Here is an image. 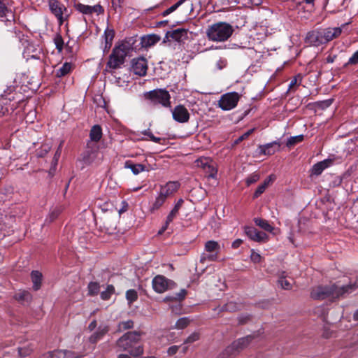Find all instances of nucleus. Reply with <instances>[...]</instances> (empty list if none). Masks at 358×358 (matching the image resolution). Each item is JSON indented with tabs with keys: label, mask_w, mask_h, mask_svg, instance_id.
<instances>
[{
	"label": "nucleus",
	"mask_w": 358,
	"mask_h": 358,
	"mask_svg": "<svg viewBox=\"0 0 358 358\" xmlns=\"http://www.w3.org/2000/svg\"><path fill=\"white\" fill-rule=\"evenodd\" d=\"M357 289L356 284H350L341 287L336 283L319 285L313 287L310 292V297L314 300L329 299L334 301L340 298H343Z\"/></svg>",
	"instance_id": "obj_1"
},
{
	"label": "nucleus",
	"mask_w": 358,
	"mask_h": 358,
	"mask_svg": "<svg viewBox=\"0 0 358 358\" xmlns=\"http://www.w3.org/2000/svg\"><path fill=\"white\" fill-rule=\"evenodd\" d=\"M143 334V332L138 331H128L117 340L116 346L120 350L127 352L134 357H140L144 352L141 343Z\"/></svg>",
	"instance_id": "obj_2"
},
{
	"label": "nucleus",
	"mask_w": 358,
	"mask_h": 358,
	"mask_svg": "<svg viewBox=\"0 0 358 358\" xmlns=\"http://www.w3.org/2000/svg\"><path fill=\"white\" fill-rule=\"evenodd\" d=\"M342 33L340 27L317 28L308 31L305 38L306 43L318 47L338 38Z\"/></svg>",
	"instance_id": "obj_3"
},
{
	"label": "nucleus",
	"mask_w": 358,
	"mask_h": 358,
	"mask_svg": "<svg viewBox=\"0 0 358 358\" xmlns=\"http://www.w3.org/2000/svg\"><path fill=\"white\" fill-rule=\"evenodd\" d=\"M234 31V29L230 24L220 22L210 26L206 31V35L210 41L224 42L231 37Z\"/></svg>",
	"instance_id": "obj_4"
},
{
	"label": "nucleus",
	"mask_w": 358,
	"mask_h": 358,
	"mask_svg": "<svg viewBox=\"0 0 358 358\" xmlns=\"http://www.w3.org/2000/svg\"><path fill=\"white\" fill-rule=\"evenodd\" d=\"M255 338V335L252 334L234 341L223 350L220 356L221 358H230L236 356L246 348Z\"/></svg>",
	"instance_id": "obj_5"
},
{
	"label": "nucleus",
	"mask_w": 358,
	"mask_h": 358,
	"mask_svg": "<svg viewBox=\"0 0 358 358\" xmlns=\"http://www.w3.org/2000/svg\"><path fill=\"white\" fill-rule=\"evenodd\" d=\"M144 97L153 106L161 105L164 108L171 107V95L165 89L157 88L147 92L144 94Z\"/></svg>",
	"instance_id": "obj_6"
},
{
	"label": "nucleus",
	"mask_w": 358,
	"mask_h": 358,
	"mask_svg": "<svg viewBox=\"0 0 358 358\" xmlns=\"http://www.w3.org/2000/svg\"><path fill=\"white\" fill-rule=\"evenodd\" d=\"M127 56L126 53L117 45H115L109 56L106 65L112 69H119L124 63Z\"/></svg>",
	"instance_id": "obj_7"
},
{
	"label": "nucleus",
	"mask_w": 358,
	"mask_h": 358,
	"mask_svg": "<svg viewBox=\"0 0 358 358\" xmlns=\"http://www.w3.org/2000/svg\"><path fill=\"white\" fill-rule=\"evenodd\" d=\"M241 98L238 92H228L221 96L218 101V106L224 110H229L234 108Z\"/></svg>",
	"instance_id": "obj_8"
},
{
	"label": "nucleus",
	"mask_w": 358,
	"mask_h": 358,
	"mask_svg": "<svg viewBox=\"0 0 358 358\" xmlns=\"http://www.w3.org/2000/svg\"><path fill=\"white\" fill-rule=\"evenodd\" d=\"M152 285L157 293H164L166 290L172 289L176 283L164 275H157L152 279Z\"/></svg>",
	"instance_id": "obj_9"
},
{
	"label": "nucleus",
	"mask_w": 358,
	"mask_h": 358,
	"mask_svg": "<svg viewBox=\"0 0 358 358\" xmlns=\"http://www.w3.org/2000/svg\"><path fill=\"white\" fill-rule=\"evenodd\" d=\"M140 36L136 35L126 38L117 46L128 56L131 51L136 52L142 48L143 45L140 44Z\"/></svg>",
	"instance_id": "obj_10"
},
{
	"label": "nucleus",
	"mask_w": 358,
	"mask_h": 358,
	"mask_svg": "<svg viewBox=\"0 0 358 358\" xmlns=\"http://www.w3.org/2000/svg\"><path fill=\"white\" fill-rule=\"evenodd\" d=\"M205 250L210 254H202L200 259L201 262L203 263L206 260L214 262L218 257L217 255L220 250V245L217 241H208L205 243Z\"/></svg>",
	"instance_id": "obj_11"
},
{
	"label": "nucleus",
	"mask_w": 358,
	"mask_h": 358,
	"mask_svg": "<svg viewBox=\"0 0 358 358\" xmlns=\"http://www.w3.org/2000/svg\"><path fill=\"white\" fill-rule=\"evenodd\" d=\"M99 148L91 141L87 142L86 150L80 155V161L85 165H90L96 158Z\"/></svg>",
	"instance_id": "obj_12"
},
{
	"label": "nucleus",
	"mask_w": 358,
	"mask_h": 358,
	"mask_svg": "<svg viewBox=\"0 0 358 358\" xmlns=\"http://www.w3.org/2000/svg\"><path fill=\"white\" fill-rule=\"evenodd\" d=\"M73 8L78 12L85 15H91L93 13L100 15L104 13V8L100 4H96L92 6L85 5L78 1H75L73 3Z\"/></svg>",
	"instance_id": "obj_13"
},
{
	"label": "nucleus",
	"mask_w": 358,
	"mask_h": 358,
	"mask_svg": "<svg viewBox=\"0 0 358 358\" xmlns=\"http://www.w3.org/2000/svg\"><path fill=\"white\" fill-rule=\"evenodd\" d=\"M131 71L141 77L145 76L148 71V61L143 57L134 58L131 62Z\"/></svg>",
	"instance_id": "obj_14"
},
{
	"label": "nucleus",
	"mask_w": 358,
	"mask_h": 358,
	"mask_svg": "<svg viewBox=\"0 0 358 358\" xmlns=\"http://www.w3.org/2000/svg\"><path fill=\"white\" fill-rule=\"evenodd\" d=\"M245 233L250 239L258 243H266L268 236L263 231H259L254 227H245Z\"/></svg>",
	"instance_id": "obj_15"
},
{
	"label": "nucleus",
	"mask_w": 358,
	"mask_h": 358,
	"mask_svg": "<svg viewBox=\"0 0 358 358\" xmlns=\"http://www.w3.org/2000/svg\"><path fill=\"white\" fill-rule=\"evenodd\" d=\"M173 118L179 123L187 122L190 115L187 109L183 105L176 106L172 111Z\"/></svg>",
	"instance_id": "obj_16"
},
{
	"label": "nucleus",
	"mask_w": 358,
	"mask_h": 358,
	"mask_svg": "<svg viewBox=\"0 0 358 358\" xmlns=\"http://www.w3.org/2000/svg\"><path fill=\"white\" fill-rule=\"evenodd\" d=\"M188 30L183 28H179L173 31H169L166 34V38L169 39L171 38L172 40L177 42H182L187 38Z\"/></svg>",
	"instance_id": "obj_17"
},
{
	"label": "nucleus",
	"mask_w": 358,
	"mask_h": 358,
	"mask_svg": "<svg viewBox=\"0 0 358 358\" xmlns=\"http://www.w3.org/2000/svg\"><path fill=\"white\" fill-rule=\"evenodd\" d=\"M333 163V159H327L315 164L310 169V176H320L324 169L331 166Z\"/></svg>",
	"instance_id": "obj_18"
},
{
	"label": "nucleus",
	"mask_w": 358,
	"mask_h": 358,
	"mask_svg": "<svg viewBox=\"0 0 358 358\" xmlns=\"http://www.w3.org/2000/svg\"><path fill=\"white\" fill-rule=\"evenodd\" d=\"M180 185L178 181H169L165 185L161 186L159 193L168 198L177 192Z\"/></svg>",
	"instance_id": "obj_19"
},
{
	"label": "nucleus",
	"mask_w": 358,
	"mask_h": 358,
	"mask_svg": "<svg viewBox=\"0 0 358 358\" xmlns=\"http://www.w3.org/2000/svg\"><path fill=\"white\" fill-rule=\"evenodd\" d=\"M49 8L55 16L64 15L69 12L67 8L58 0H49Z\"/></svg>",
	"instance_id": "obj_20"
},
{
	"label": "nucleus",
	"mask_w": 358,
	"mask_h": 358,
	"mask_svg": "<svg viewBox=\"0 0 358 358\" xmlns=\"http://www.w3.org/2000/svg\"><path fill=\"white\" fill-rule=\"evenodd\" d=\"M109 327L108 325L99 326L97 331L89 338V341L92 344H96L99 341L103 338V337L109 331Z\"/></svg>",
	"instance_id": "obj_21"
},
{
	"label": "nucleus",
	"mask_w": 358,
	"mask_h": 358,
	"mask_svg": "<svg viewBox=\"0 0 358 358\" xmlns=\"http://www.w3.org/2000/svg\"><path fill=\"white\" fill-rule=\"evenodd\" d=\"M280 147V143L278 141H273L271 143L260 145L261 153L264 155H272L275 153Z\"/></svg>",
	"instance_id": "obj_22"
},
{
	"label": "nucleus",
	"mask_w": 358,
	"mask_h": 358,
	"mask_svg": "<svg viewBox=\"0 0 358 358\" xmlns=\"http://www.w3.org/2000/svg\"><path fill=\"white\" fill-rule=\"evenodd\" d=\"M140 44L143 45L142 48L151 47L158 43L161 39L160 36L156 34L140 36Z\"/></svg>",
	"instance_id": "obj_23"
},
{
	"label": "nucleus",
	"mask_w": 358,
	"mask_h": 358,
	"mask_svg": "<svg viewBox=\"0 0 358 358\" xmlns=\"http://www.w3.org/2000/svg\"><path fill=\"white\" fill-rule=\"evenodd\" d=\"M102 135L101 127L99 124H95L90 131V140L88 141H91L92 143L96 145V143L101 139Z\"/></svg>",
	"instance_id": "obj_24"
},
{
	"label": "nucleus",
	"mask_w": 358,
	"mask_h": 358,
	"mask_svg": "<svg viewBox=\"0 0 358 358\" xmlns=\"http://www.w3.org/2000/svg\"><path fill=\"white\" fill-rule=\"evenodd\" d=\"M124 168L131 169L134 175H138V173L143 171H148V169H146L145 165L141 164H134L131 160H127L125 162Z\"/></svg>",
	"instance_id": "obj_25"
},
{
	"label": "nucleus",
	"mask_w": 358,
	"mask_h": 358,
	"mask_svg": "<svg viewBox=\"0 0 358 358\" xmlns=\"http://www.w3.org/2000/svg\"><path fill=\"white\" fill-rule=\"evenodd\" d=\"M14 99V96L10 97L8 99L6 98H2L1 100H0V118L8 115L9 113L10 110L13 112L15 109L16 106H12L10 108H9L8 105V101H10Z\"/></svg>",
	"instance_id": "obj_26"
},
{
	"label": "nucleus",
	"mask_w": 358,
	"mask_h": 358,
	"mask_svg": "<svg viewBox=\"0 0 358 358\" xmlns=\"http://www.w3.org/2000/svg\"><path fill=\"white\" fill-rule=\"evenodd\" d=\"M240 309V306L238 303L234 302V301H229L224 304L222 306H218L216 308H215V310L218 311V313L222 312H230L234 313Z\"/></svg>",
	"instance_id": "obj_27"
},
{
	"label": "nucleus",
	"mask_w": 358,
	"mask_h": 358,
	"mask_svg": "<svg viewBox=\"0 0 358 358\" xmlns=\"http://www.w3.org/2000/svg\"><path fill=\"white\" fill-rule=\"evenodd\" d=\"M167 198L159 193V195L156 197L150 208V211L154 213L158 210L165 203Z\"/></svg>",
	"instance_id": "obj_28"
},
{
	"label": "nucleus",
	"mask_w": 358,
	"mask_h": 358,
	"mask_svg": "<svg viewBox=\"0 0 358 358\" xmlns=\"http://www.w3.org/2000/svg\"><path fill=\"white\" fill-rule=\"evenodd\" d=\"M187 290L185 289H182L178 293H176L171 296H166L164 299V301L169 302V301H182L185 299L187 295Z\"/></svg>",
	"instance_id": "obj_29"
},
{
	"label": "nucleus",
	"mask_w": 358,
	"mask_h": 358,
	"mask_svg": "<svg viewBox=\"0 0 358 358\" xmlns=\"http://www.w3.org/2000/svg\"><path fill=\"white\" fill-rule=\"evenodd\" d=\"M73 70V66L69 62H65L62 66L57 69L55 72V76L57 78L64 77L68 74H69Z\"/></svg>",
	"instance_id": "obj_30"
},
{
	"label": "nucleus",
	"mask_w": 358,
	"mask_h": 358,
	"mask_svg": "<svg viewBox=\"0 0 358 358\" xmlns=\"http://www.w3.org/2000/svg\"><path fill=\"white\" fill-rule=\"evenodd\" d=\"M31 278L33 282V289L38 290L41 286L42 273L38 271H33L31 273Z\"/></svg>",
	"instance_id": "obj_31"
},
{
	"label": "nucleus",
	"mask_w": 358,
	"mask_h": 358,
	"mask_svg": "<svg viewBox=\"0 0 358 358\" xmlns=\"http://www.w3.org/2000/svg\"><path fill=\"white\" fill-rule=\"evenodd\" d=\"M184 203V200L182 199H178V201L175 204L173 208L169 213L168 216V222H172L178 215L179 210L181 208L182 204Z\"/></svg>",
	"instance_id": "obj_32"
},
{
	"label": "nucleus",
	"mask_w": 358,
	"mask_h": 358,
	"mask_svg": "<svg viewBox=\"0 0 358 358\" xmlns=\"http://www.w3.org/2000/svg\"><path fill=\"white\" fill-rule=\"evenodd\" d=\"M62 210H63V208L61 206H57L52 208L50 210V213L48 214L47 218L45 219V222L50 223V222H52L53 221H55L58 217V216L61 214Z\"/></svg>",
	"instance_id": "obj_33"
},
{
	"label": "nucleus",
	"mask_w": 358,
	"mask_h": 358,
	"mask_svg": "<svg viewBox=\"0 0 358 358\" xmlns=\"http://www.w3.org/2000/svg\"><path fill=\"white\" fill-rule=\"evenodd\" d=\"M2 22H3L5 26L8 28V29H14V26L15 25V15L10 10L8 15L4 16L3 18L0 19Z\"/></svg>",
	"instance_id": "obj_34"
},
{
	"label": "nucleus",
	"mask_w": 358,
	"mask_h": 358,
	"mask_svg": "<svg viewBox=\"0 0 358 358\" xmlns=\"http://www.w3.org/2000/svg\"><path fill=\"white\" fill-rule=\"evenodd\" d=\"M14 299L21 303L29 302L31 300V294L28 291H20L14 295Z\"/></svg>",
	"instance_id": "obj_35"
},
{
	"label": "nucleus",
	"mask_w": 358,
	"mask_h": 358,
	"mask_svg": "<svg viewBox=\"0 0 358 358\" xmlns=\"http://www.w3.org/2000/svg\"><path fill=\"white\" fill-rule=\"evenodd\" d=\"M182 4H186L187 8L189 9L190 11L193 10V4L190 0H180L168 8L169 14L174 12L177 8H178Z\"/></svg>",
	"instance_id": "obj_36"
},
{
	"label": "nucleus",
	"mask_w": 358,
	"mask_h": 358,
	"mask_svg": "<svg viewBox=\"0 0 358 358\" xmlns=\"http://www.w3.org/2000/svg\"><path fill=\"white\" fill-rule=\"evenodd\" d=\"M182 4H186L187 8L189 9L190 11L193 10V4L190 0H180L168 8L169 14L174 12L177 8H178Z\"/></svg>",
	"instance_id": "obj_37"
},
{
	"label": "nucleus",
	"mask_w": 358,
	"mask_h": 358,
	"mask_svg": "<svg viewBox=\"0 0 358 358\" xmlns=\"http://www.w3.org/2000/svg\"><path fill=\"white\" fill-rule=\"evenodd\" d=\"M182 4H186L187 8L189 9L190 11L193 10V4L190 0H180L168 8L169 14L174 12L177 8H178Z\"/></svg>",
	"instance_id": "obj_38"
},
{
	"label": "nucleus",
	"mask_w": 358,
	"mask_h": 358,
	"mask_svg": "<svg viewBox=\"0 0 358 358\" xmlns=\"http://www.w3.org/2000/svg\"><path fill=\"white\" fill-rule=\"evenodd\" d=\"M254 222L256 225L265 230L266 231L272 232L274 229V227L271 226L266 220L262 218H255Z\"/></svg>",
	"instance_id": "obj_39"
},
{
	"label": "nucleus",
	"mask_w": 358,
	"mask_h": 358,
	"mask_svg": "<svg viewBox=\"0 0 358 358\" xmlns=\"http://www.w3.org/2000/svg\"><path fill=\"white\" fill-rule=\"evenodd\" d=\"M278 283L280 287L285 290H290L292 287V283L289 280L286 279L285 272H282L278 279Z\"/></svg>",
	"instance_id": "obj_40"
},
{
	"label": "nucleus",
	"mask_w": 358,
	"mask_h": 358,
	"mask_svg": "<svg viewBox=\"0 0 358 358\" xmlns=\"http://www.w3.org/2000/svg\"><path fill=\"white\" fill-rule=\"evenodd\" d=\"M134 326V322L131 320H129L127 321H122L119 322L117 325V331L122 332L128 329H133Z\"/></svg>",
	"instance_id": "obj_41"
},
{
	"label": "nucleus",
	"mask_w": 358,
	"mask_h": 358,
	"mask_svg": "<svg viewBox=\"0 0 358 358\" xmlns=\"http://www.w3.org/2000/svg\"><path fill=\"white\" fill-rule=\"evenodd\" d=\"M9 0H0V19L8 15L10 8H8Z\"/></svg>",
	"instance_id": "obj_42"
},
{
	"label": "nucleus",
	"mask_w": 358,
	"mask_h": 358,
	"mask_svg": "<svg viewBox=\"0 0 358 358\" xmlns=\"http://www.w3.org/2000/svg\"><path fill=\"white\" fill-rule=\"evenodd\" d=\"M115 293V287L113 285H107L106 289L105 291H103L100 294L101 299L102 300H108L112 294Z\"/></svg>",
	"instance_id": "obj_43"
},
{
	"label": "nucleus",
	"mask_w": 358,
	"mask_h": 358,
	"mask_svg": "<svg viewBox=\"0 0 358 358\" xmlns=\"http://www.w3.org/2000/svg\"><path fill=\"white\" fill-rule=\"evenodd\" d=\"M304 136L303 135H298L295 136H291L287 139L286 145L289 148H291L296 144L301 143L303 141Z\"/></svg>",
	"instance_id": "obj_44"
},
{
	"label": "nucleus",
	"mask_w": 358,
	"mask_h": 358,
	"mask_svg": "<svg viewBox=\"0 0 358 358\" xmlns=\"http://www.w3.org/2000/svg\"><path fill=\"white\" fill-rule=\"evenodd\" d=\"M190 323V320L187 317H181L178 319L175 324V328L178 329H184L186 328Z\"/></svg>",
	"instance_id": "obj_45"
},
{
	"label": "nucleus",
	"mask_w": 358,
	"mask_h": 358,
	"mask_svg": "<svg viewBox=\"0 0 358 358\" xmlns=\"http://www.w3.org/2000/svg\"><path fill=\"white\" fill-rule=\"evenodd\" d=\"M126 299L129 304H131L138 299V293L134 289H131L126 292Z\"/></svg>",
	"instance_id": "obj_46"
},
{
	"label": "nucleus",
	"mask_w": 358,
	"mask_h": 358,
	"mask_svg": "<svg viewBox=\"0 0 358 358\" xmlns=\"http://www.w3.org/2000/svg\"><path fill=\"white\" fill-rule=\"evenodd\" d=\"M54 43L56 46V49L58 50L59 52H61L64 48V40L60 34H57L54 38H53Z\"/></svg>",
	"instance_id": "obj_47"
},
{
	"label": "nucleus",
	"mask_w": 358,
	"mask_h": 358,
	"mask_svg": "<svg viewBox=\"0 0 358 358\" xmlns=\"http://www.w3.org/2000/svg\"><path fill=\"white\" fill-rule=\"evenodd\" d=\"M100 289L99 283L97 282H90L88 285L89 294L91 296L96 295Z\"/></svg>",
	"instance_id": "obj_48"
},
{
	"label": "nucleus",
	"mask_w": 358,
	"mask_h": 358,
	"mask_svg": "<svg viewBox=\"0 0 358 358\" xmlns=\"http://www.w3.org/2000/svg\"><path fill=\"white\" fill-rule=\"evenodd\" d=\"M115 31L113 29H109V28H107L105 31H104V34H103V37H104V42L105 43H113V41L114 39V37H115Z\"/></svg>",
	"instance_id": "obj_49"
},
{
	"label": "nucleus",
	"mask_w": 358,
	"mask_h": 358,
	"mask_svg": "<svg viewBox=\"0 0 358 358\" xmlns=\"http://www.w3.org/2000/svg\"><path fill=\"white\" fill-rule=\"evenodd\" d=\"M333 103V99H326L324 101H320L314 103L316 108L324 110L329 108Z\"/></svg>",
	"instance_id": "obj_50"
},
{
	"label": "nucleus",
	"mask_w": 358,
	"mask_h": 358,
	"mask_svg": "<svg viewBox=\"0 0 358 358\" xmlns=\"http://www.w3.org/2000/svg\"><path fill=\"white\" fill-rule=\"evenodd\" d=\"M142 134L149 138V139L155 143H162V141H165L164 138H161L159 137H156L153 135V134L150 131V129H145L142 131Z\"/></svg>",
	"instance_id": "obj_51"
},
{
	"label": "nucleus",
	"mask_w": 358,
	"mask_h": 358,
	"mask_svg": "<svg viewBox=\"0 0 358 358\" xmlns=\"http://www.w3.org/2000/svg\"><path fill=\"white\" fill-rule=\"evenodd\" d=\"M357 64H358V50L355 51L349 58L348 61L344 64L343 68H347L348 66H353Z\"/></svg>",
	"instance_id": "obj_52"
},
{
	"label": "nucleus",
	"mask_w": 358,
	"mask_h": 358,
	"mask_svg": "<svg viewBox=\"0 0 358 358\" xmlns=\"http://www.w3.org/2000/svg\"><path fill=\"white\" fill-rule=\"evenodd\" d=\"M250 257V260L255 264L260 263L263 259V257L259 253L256 252L254 249L251 250Z\"/></svg>",
	"instance_id": "obj_53"
},
{
	"label": "nucleus",
	"mask_w": 358,
	"mask_h": 358,
	"mask_svg": "<svg viewBox=\"0 0 358 358\" xmlns=\"http://www.w3.org/2000/svg\"><path fill=\"white\" fill-rule=\"evenodd\" d=\"M200 338V334L199 332H194L190 334L186 340L184 341L185 344L192 343L195 341H197Z\"/></svg>",
	"instance_id": "obj_54"
},
{
	"label": "nucleus",
	"mask_w": 358,
	"mask_h": 358,
	"mask_svg": "<svg viewBox=\"0 0 358 358\" xmlns=\"http://www.w3.org/2000/svg\"><path fill=\"white\" fill-rule=\"evenodd\" d=\"M259 180V175L256 173H253L250 175L246 179V185L247 186H250V185L257 182Z\"/></svg>",
	"instance_id": "obj_55"
},
{
	"label": "nucleus",
	"mask_w": 358,
	"mask_h": 358,
	"mask_svg": "<svg viewBox=\"0 0 358 358\" xmlns=\"http://www.w3.org/2000/svg\"><path fill=\"white\" fill-rule=\"evenodd\" d=\"M211 164L212 162L208 158L200 159L197 161V166H201L203 170H206Z\"/></svg>",
	"instance_id": "obj_56"
},
{
	"label": "nucleus",
	"mask_w": 358,
	"mask_h": 358,
	"mask_svg": "<svg viewBox=\"0 0 358 358\" xmlns=\"http://www.w3.org/2000/svg\"><path fill=\"white\" fill-rule=\"evenodd\" d=\"M208 178H215L217 170L213 164L208 166L206 170H204Z\"/></svg>",
	"instance_id": "obj_57"
},
{
	"label": "nucleus",
	"mask_w": 358,
	"mask_h": 358,
	"mask_svg": "<svg viewBox=\"0 0 358 358\" xmlns=\"http://www.w3.org/2000/svg\"><path fill=\"white\" fill-rule=\"evenodd\" d=\"M266 187H267V186H266V183H262V184L259 185L257 187V189L255 190V192L253 194V198L254 199L258 198L262 194H263L264 192Z\"/></svg>",
	"instance_id": "obj_58"
},
{
	"label": "nucleus",
	"mask_w": 358,
	"mask_h": 358,
	"mask_svg": "<svg viewBox=\"0 0 358 358\" xmlns=\"http://www.w3.org/2000/svg\"><path fill=\"white\" fill-rule=\"evenodd\" d=\"M302 80V76L301 74L296 75L291 81L289 85V90L292 89L295 85H299Z\"/></svg>",
	"instance_id": "obj_59"
},
{
	"label": "nucleus",
	"mask_w": 358,
	"mask_h": 358,
	"mask_svg": "<svg viewBox=\"0 0 358 358\" xmlns=\"http://www.w3.org/2000/svg\"><path fill=\"white\" fill-rule=\"evenodd\" d=\"M71 12H68L64 13V15H59L55 16L58 20V24L59 26L62 25L65 21H67L69 17H70Z\"/></svg>",
	"instance_id": "obj_60"
},
{
	"label": "nucleus",
	"mask_w": 358,
	"mask_h": 358,
	"mask_svg": "<svg viewBox=\"0 0 358 358\" xmlns=\"http://www.w3.org/2000/svg\"><path fill=\"white\" fill-rule=\"evenodd\" d=\"M252 319V315L249 314L241 315L238 317V324H245L250 321Z\"/></svg>",
	"instance_id": "obj_61"
},
{
	"label": "nucleus",
	"mask_w": 358,
	"mask_h": 358,
	"mask_svg": "<svg viewBox=\"0 0 358 358\" xmlns=\"http://www.w3.org/2000/svg\"><path fill=\"white\" fill-rule=\"evenodd\" d=\"M255 130V128H252L250 130H248L247 132L244 133L243 135H241L237 140L236 143H239L246 138H248Z\"/></svg>",
	"instance_id": "obj_62"
},
{
	"label": "nucleus",
	"mask_w": 358,
	"mask_h": 358,
	"mask_svg": "<svg viewBox=\"0 0 358 358\" xmlns=\"http://www.w3.org/2000/svg\"><path fill=\"white\" fill-rule=\"evenodd\" d=\"M179 349V346L178 345H172L168 348L167 353L169 356L174 355L177 353Z\"/></svg>",
	"instance_id": "obj_63"
},
{
	"label": "nucleus",
	"mask_w": 358,
	"mask_h": 358,
	"mask_svg": "<svg viewBox=\"0 0 358 358\" xmlns=\"http://www.w3.org/2000/svg\"><path fill=\"white\" fill-rule=\"evenodd\" d=\"M243 243V240L240 239V238H238V239H236L231 244V247L232 248L234 249H237L238 248L241 244Z\"/></svg>",
	"instance_id": "obj_64"
}]
</instances>
